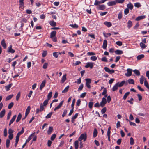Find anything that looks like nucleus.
<instances>
[{
    "label": "nucleus",
    "instance_id": "6ab92c4d",
    "mask_svg": "<svg viewBox=\"0 0 149 149\" xmlns=\"http://www.w3.org/2000/svg\"><path fill=\"white\" fill-rule=\"evenodd\" d=\"M146 79L143 76H142L140 79V82L141 84H143L144 81H145Z\"/></svg>",
    "mask_w": 149,
    "mask_h": 149
},
{
    "label": "nucleus",
    "instance_id": "49530a36",
    "mask_svg": "<svg viewBox=\"0 0 149 149\" xmlns=\"http://www.w3.org/2000/svg\"><path fill=\"white\" fill-rule=\"evenodd\" d=\"M70 26L74 28H77L78 27V25L76 24H70Z\"/></svg>",
    "mask_w": 149,
    "mask_h": 149
},
{
    "label": "nucleus",
    "instance_id": "dca6fc26",
    "mask_svg": "<svg viewBox=\"0 0 149 149\" xmlns=\"http://www.w3.org/2000/svg\"><path fill=\"white\" fill-rule=\"evenodd\" d=\"M98 8L99 9L102 10H104L106 6L104 5H99Z\"/></svg>",
    "mask_w": 149,
    "mask_h": 149
},
{
    "label": "nucleus",
    "instance_id": "5fc2aeb1",
    "mask_svg": "<svg viewBox=\"0 0 149 149\" xmlns=\"http://www.w3.org/2000/svg\"><path fill=\"white\" fill-rule=\"evenodd\" d=\"M129 9L128 8H127L124 10V14L125 15L129 13Z\"/></svg>",
    "mask_w": 149,
    "mask_h": 149
},
{
    "label": "nucleus",
    "instance_id": "ddd939ff",
    "mask_svg": "<svg viewBox=\"0 0 149 149\" xmlns=\"http://www.w3.org/2000/svg\"><path fill=\"white\" fill-rule=\"evenodd\" d=\"M56 33V31H52L50 33V38H52L55 37Z\"/></svg>",
    "mask_w": 149,
    "mask_h": 149
},
{
    "label": "nucleus",
    "instance_id": "7c9ffc66",
    "mask_svg": "<svg viewBox=\"0 0 149 149\" xmlns=\"http://www.w3.org/2000/svg\"><path fill=\"white\" fill-rule=\"evenodd\" d=\"M97 134V132L96 129L95 128L94 129V130L93 132V136L94 137H96Z\"/></svg>",
    "mask_w": 149,
    "mask_h": 149
},
{
    "label": "nucleus",
    "instance_id": "603ef678",
    "mask_svg": "<svg viewBox=\"0 0 149 149\" xmlns=\"http://www.w3.org/2000/svg\"><path fill=\"white\" fill-rule=\"evenodd\" d=\"M134 100V99L132 98H131L130 100H128L127 102L129 103L130 104H133V102H132Z\"/></svg>",
    "mask_w": 149,
    "mask_h": 149
},
{
    "label": "nucleus",
    "instance_id": "6e6552de",
    "mask_svg": "<svg viewBox=\"0 0 149 149\" xmlns=\"http://www.w3.org/2000/svg\"><path fill=\"white\" fill-rule=\"evenodd\" d=\"M46 83V80H44L41 84H40V90H42V89L45 86V84Z\"/></svg>",
    "mask_w": 149,
    "mask_h": 149
},
{
    "label": "nucleus",
    "instance_id": "7ed1b4c3",
    "mask_svg": "<svg viewBox=\"0 0 149 149\" xmlns=\"http://www.w3.org/2000/svg\"><path fill=\"white\" fill-rule=\"evenodd\" d=\"M93 65L94 63L92 62H88L87 63L86 65L85 66V67L86 68H90L91 69H92L93 68Z\"/></svg>",
    "mask_w": 149,
    "mask_h": 149
},
{
    "label": "nucleus",
    "instance_id": "c9c22d12",
    "mask_svg": "<svg viewBox=\"0 0 149 149\" xmlns=\"http://www.w3.org/2000/svg\"><path fill=\"white\" fill-rule=\"evenodd\" d=\"M13 94H12L7 96L6 98V100L7 101L13 97Z\"/></svg>",
    "mask_w": 149,
    "mask_h": 149
},
{
    "label": "nucleus",
    "instance_id": "13d9d810",
    "mask_svg": "<svg viewBox=\"0 0 149 149\" xmlns=\"http://www.w3.org/2000/svg\"><path fill=\"white\" fill-rule=\"evenodd\" d=\"M93 102H90L88 104V106L90 109H91L93 105Z\"/></svg>",
    "mask_w": 149,
    "mask_h": 149
},
{
    "label": "nucleus",
    "instance_id": "37998d69",
    "mask_svg": "<svg viewBox=\"0 0 149 149\" xmlns=\"http://www.w3.org/2000/svg\"><path fill=\"white\" fill-rule=\"evenodd\" d=\"M44 109V106H43L42 103H41L40 104V108L39 109L40 111H43Z\"/></svg>",
    "mask_w": 149,
    "mask_h": 149
},
{
    "label": "nucleus",
    "instance_id": "4c0bfd02",
    "mask_svg": "<svg viewBox=\"0 0 149 149\" xmlns=\"http://www.w3.org/2000/svg\"><path fill=\"white\" fill-rule=\"evenodd\" d=\"M14 104V103L13 102L9 103L8 105V108L9 109H11L13 106Z\"/></svg>",
    "mask_w": 149,
    "mask_h": 149
},
{
    "label": "nucleus",
    "instance_id": "4468645a",
    "mask_svg": "<svg viewBox=\"0 0 149 149\" xmlns=\"http://www.w3.org/2000/svg\"><path fill=\"white\" fill-rule=\"evenodd\" d=\"M104 24L108 27H109L112 26V24L110 22H104Z\"/></svg>",
    "mask_w": 149,
    "mask_h": 149
},
{
    "label": "nucleus",
    "instance_id": "b1692460",
    "mask_svg": "<svg viewBox=\"0 0 149 149\" xmlns=\"http://www.w3.org/2000/svg\"><path fill=\"white\" fill-rule=\"evenodd\" d=\"M66 74H65L64 75H63V76L62 79L61 80V82L62 83H63L65 82V81L66 80Z\"/></svg>",
    "mask_w": 149,
    "mask_h": 149
},
{
    "label": "nucleus",
    "instance_id": "423d86ee",
    "mask_svg": "<svg viewBox=\"0 0 149 149\" xmlns=\"http://www.w3.org/2000/svg\"><path fill=\"white\" fill-rule=\"evenodd\" d=\"M116 84H117V85L119 87H122L125 84V85H127V82H125V81H123L120 83L118 82L116 83Z\"/></svg>",
    "mask_w": 149,
    "mask_h": 149
},
{
    "label": "nucleus",
    "instance_id": "09e8293b",
    "mask_svg": "<svg viewBox=\"0 0 149 149\" xmlns=\"http://www.w3.org/2000/svg\"><path fill=\"white\" fill-rule=\"evenodd\" d=\"M75 98H74L72 100V102L71 104V106L72 108H74V106L75 104Z\"/></svg>",
    "mask_w": 149,
    "mask_h": 149
},
{
    "label": "nucleus",
    "instance_id": "5701e85b",
    "mask_svg": "<svg viewBox=\"0 0 149 149\" xmlns=\"http://www.w3.org/2000/svg\"><path fill=\"white\" fill-rule=\"evenodd\" d=\"M127 8H128L129 9H130L132 10L133 8V5L132 4L130 3L127 4Z\"/></svg>",
    "mask_w": 149,
    "mask_h": 149
},
{
    "label": "nucleus",
    "instance_id": "bf43d9fd",
    "mask_svg": "<svg viewBox=\"0 0 149 149\" xmlns=\"http://www.w3.org/2000/svg\"><path fill=\"white\" fill-rule=\"evenodd\" d=\"M49 100L48 99H46L45 100L43 103L44 106H46L48 103V101Z\"/></svg>",
    "mask_w": 149,
    "mask_h": 149
},
{
    "label": "nucleus",
    "instance_id": "0e129e2a",
    "mask_svg": "<svg viewBox=\"0 0 149 149\" xmlns=\"http://www.w3.org/2000/svg\"><path fill=\"white\" fill-rule=\"evenodd\" d=\"M81 82V78H79L78 79H77V81L75 82L76 83L78 84H80Z\"/></svg>",
    "mask_w": 149,
    "mask_h": 149
},
{
    "label": "nucleus",
    "instance_id": "6e6d98bb",
    "mask_svg": "<svg viewBox=\"0 0 149 149\" xmlns=\"http://www.w3.org/2000/svg\"><path fill=\"white\" fill-rule=\"evenodd\" d=\"M56 137V135L55 134H53V135H52V136H51V140L52 141H53L54 140L55 138Z\"/></svg>",
    "mask_w": 149,
    "mask_h": 149
},
{
    "label": "nucleus",
    "instance_id": "9d476101",
    "mask_svg": "<svg viewBox=\"0 0 149 149\" xmlns=\"http://www.w3.org/2000/svg\"><path fill=\"white\" fill-rule=\"evenodd\" d=\"M6 111L5 109H3L0 112V118H3L5 114Z\"/></svg>",
    "mask_w": 149,
    "mask_h": 149
},
{
    "label": "nucleus",
    "instance_id": "c85d7f7f",
    "mask_svg": "<svg viewBox=\"0 0 149 149\" xmlns=\"http://www.w3.org/2000/svg\"><path fill=\"white\" fill-rule=\"evenodd\" d=\"M49 23L51 26H54L56 25V23L53 21H50Z\"/></svg>",
    "mask_w": 149,
    "mask_h": 149
},
{
    "label": "nucleus",
    "instance_id": "39448f33",
    "mask_svg": "<svg viewBox=\"0 0 149 149\" xmlns=\"http://www.w3.org/2000/svg\"><path fill=\"white\" fill-rule=\"evenodd\" d=\"M127 72L125 73V75L127 77L131 76L132 74V70L131 69L128 68L127 69Z\"/></svg>",
    "mask_w": 149,
    "mask_h": 149
},
{
    "label": "nucleus",
    "instance_id": "69168bd1",
    "mask_svg": "<svg viewBox=\"0 0 149 149\" xmlns=\"http://www.w3.org/2000/svg\"><path fill=\"white\" fill-rule=\"evenodd\" d=\"M106 111V107H104L101 110V113L102 114H104L105 113Z\"/></svg>",
    "mask_w": 149,
    "mask_h": 149
},
{
    "label": "nucleus",
    "instance_id": "864d4df0",
    "mask_svg": "<svg viewBox=\"0 0 149 149\" xmlns=\"http://www.w3.org/2000/svg\"><path fill=\"white\" fill-rule=\"evenodd\" d=\"M11 111H10L7 115V120H8L10 118L11 116Z\"/></svg>",
    "mask_w": 149,
    "mask_h": 149
},
{
    "label": "nucleus",
    "instance_id": "0eeeda50",
    "mask_svg": "<svg viewBox=\"0 0 149 149\" xmlns=\"http://www.w3.org/2000/svg\"><path fill=\"white\" fill-rule=\"evenodd\" d=\"M8 52L12 54L14 53L15 52V51L12 49V46L11 45H10L8 47Z\"/></svg>",
    "mask_w": 149,
    "mask_h": 149
},
{
    "label": "nucleus",
    "instance_id": "1a4fd4ad",
    "mask_svg": "<svg viewBox=\"0 0 149 149\" xmlns=\"http://www.w3.org/2000/svg\"><path fill=\"white\" fill-rule=\"evenodd\" d=\"M63 102V100L61 101V102L59 103V104L57 106L55 107V108L54 109V111H56V110L60 108V107L62 105Z\"/></svg>",
    "mask_w": 149,
    "mask_h": 149
},
{
    "label": "nucleus",
    "instance_id": "e2e57ef3",
    "mask_svg": "<svg viewBox=\"0 0 149 149\" xmlns=\"http://www.w3.org/2000/svg\"><path fill=\"white\" fill-rule=\"evenodd\" d=\"M83 86V84H81L78 89V91H81L82 89Z\"/></svg>",
    "mask_w": 149,
    "mask_h": 149
},
{
    "label": "nucleus",
    "instance_id": "680f3d73",
    "mask_svg": "<svg viewBox=\"0 0 149 149\" xmlns=\"http://www.w3.org/2000/svg\"><path fill=\"white\" fill-rule=\"evenodd\" d=\"M134 6L137 8H139L141 6L140 4L139 3H136L134 4Z\"/></svg>",
    "mask_w": 149,
    "mask_h": 149
},
{
    "label": "nucleus",
    "instance_id": "4d7b16f0",
    "mask_svg": "<svg viewBox=\"0 0 149 149\" xmlns=\"http://www.w3.org/2000/svg\"><path fill=\"white\" fill-rule=\"evenodd\" d=\"M90 59L93 61H95L97 59V57L95 56H91L90 58Z\"/></svg>",
    "mask_w": 149,
    "mask_h": 149
},
{
    "label": "nucleus",
    "instance_id": "774afa93",
    "mask_svg": "<svg viewBox=\"0 0 149 149\" xmlns=\"http://www.w3.org/2000/svg\"><path fill=\"white\" fill-rule=\"evenodd\" d=\"M116 44L119 46H121L122 45V42L121 41H118L116 42Z\"/></svg>",
    "mask_w": 149,
    "mask_h": 149
},
{
    "label": "nucleus",
    "instance_id": "a878e982",
    "mask_svg": "<svg viewBox=\"0 0 149 149\" xmlns=\"http://www.w3.org/2000/svg\"><path fill=\"white\" fill-rule=\"evenodd\" d=\"M132 25V21L129 20L127 22V27L129 29L131 28Z\"/></svg>",
    "mask_w": 149,
    "mask_h": 149
},
{
    "label": "nucleus",
    "instance_id": "a19ab883",
    "mask_svg": "<svg viewBox=\"0 0 149 149\" xmlns=\"http://www.w3.org/2000/svg\"><path fill=\"white\" fill-rule=\"evenodd\" d=\"M10 141L8 139H7L6 140V147L8 148L9 147L10 145Z\"/></svg>",
    "mask_w": 149,
    "mask_h": 149
},
{
    "label": "nucleus",
    "instance_id": "393cba45",
    "mask_svg": "<svg viewBox=\"0 0 149 149\" xmlns=\"http://www.w3.org/2000/svg\"><path fill=\"white\" fill-rule=\"evenodd\" d=\"M22 116V115L20 113H19L16 120V122L17 123L19 122Z\"/></svg>",
    "mask_w": 149,
    "mask_h": 149
},
{
    "label": "nucleus",
    "instance_id": "2eb2a0df",
    "mask_svg": "<svg viewBox=\"0 0 149 149\" xmlns=\"http://www.w3.org/2000/svg\"><path fill=\"white\" fill-rule=\"evenodd\" d=\"M1 44L3 47L4 49H5L6 47V45L5 42V40L3 39L1 41Z\"/></svg>",
    "mask_w": 149,
    "mask_h": 149
},
{
    "label": "nucleus",
    "instance_id": "a211bd4d",
    "mask_svg": "<svg viewBox=\"0 0 149 149\" xmlns=\"http://www.w3.org/2000/svg\"><path fill=\"white\" fill-rule=\"evenodd\" d=\"M107 41L106 40H104L103 41L102 47L104 49H105L106 48V47L107 46Z\"/></svg>",
    "mask_w": 149,
    "mask_h": 149
},
{
    "label": "nucleus",
    "instance_id": "c03bdc74",
    "mask_svg": "<svg viewBox=\"0 0 149 149\" xmlns=\"http://www.w3.org/2000/svg\"><path fill=\"white\" fill-rule=\"evenodd\" d=\"M52 95V92H50L48 94L47 96V99L49 100L51 98Z\"/></svg>",
    "mask_w": 149,
    "mask_h": 149
},
{
    "label": "nucleus",
    "instance_id": "a18cd8bd",
    "mask_svg": "<svg viewBox=\"0 0 149 149\" xmlns=\"http://www.w3.org/2000/svg\"><path fill=\"white\" fill-rule=\"evenodd\" d=\"M125 1V0H115L116 3H122Z\"/></svg>",
    "mask_w": 149,
    "mask_h": 149
},
{
    "label": "nucleus",
    "instance_id": "72a5a7b5",
    "mask_svg": "<svg viewBox=\"0 0 149 149\" xmlns=\"http://www.w3.org/2000/svg\"><path fill=\"white\" fill-rule=\"evenodd\" d=\"M133 71L134 72V74H135L136 75L138 76L140 75V72L138 70L136 69H135L133 70Z\"/></svg>",
    "mask_w": 149,
    "mask_h": 149
},
{
    "label": "nucleus",
    "instance_id": "9b49d317",
    "mask_svg": "<svg viewBox=\"0 0 149 149\" xmlns=\"http://www.w3.org/2000/svg\"><path fill=\"white\" fill-rule=\"evenodd\" d=\"M16 116H17L16 115L13 116L9 122V126L10 125L14 122L16 118Z\"/></svg>",
    "mask_w": 149,
    "mask_h": 149
},
{
    "label": "nucleus",
    "instance_id": "052dcab7",
    "mask_svg": "<svg viewBox=\"0 0 149 149\" xmlns=\"http://www.w3.org/2000/svg\"><path fill=\"white\" fill-rule=\"evenodd\" d=\"M67 111L66 110H64L63 112V113L62 114V116L63 117H64L67 114Z\"/></svg>",
    "mask_w": 149,
    "mask_h": 149
},
{
    "label": "nucleus",
    "instance_id": "473e14b6",
    "mask_svg": "<svg viewBox=\"0 0 149 149\" xmlns=\"http://www.w3.org/2000/svg\"><path fill=\"white\" fill-rule=\"evenodd\" d=\"M130 93V92H127L125 93L123 97V99L124 100H125L126 98L129 95Z\"/></svg>",
    "mask_w": 149,
    "mask_h": 149
},
{
    "label": "nucleus",
    "instance_id": "f257e3e1",
    "mask_svg": "<svg viewBox=\"0 0 149 149\" xmlns=\"http://www.w3.org/2000/svg\"><path fill=\"white\" fill-rule=\"evenodd\" d=\"M87 139V135L86 134H81L80 137L78 138V140L81 141L82 140H84V141H86Z\"/></svg>",
    "mask_w": 149,
    "mask_h": 149
},
{
    "label": "nucleus",
    "instance_id": "20e7f679",
    "mask_svg": "<svg viewBox=\"0 0 149 149\" xmlns=\"http://www.w3.org/2000/svg\"><path fill=\"white\" fill-rule=\"evenodd\" d=\"M107 101L105 98L103 97L102 98V101L101 102L100 105L102 107H103L106 104Z\"/></svg>",
    "mask_w": 149,
    "mask_h": 149
},
{
    "label": "nucleus",
    "instance_id": "4be33fe9",
    "mask_svg": "<svg viewBox=\"0 0 149 149\" xmlns=\"http://www.w3.org/2000/svg\"><path fill=\"white\" fill-rule=\"evenodd\" d=\"M115 53L117 55L121 54L123 53V52L122 51L119 50H117L115 51Z\"/></svg>",
    "mask_w": 149,
    "mask_h": 149
},
{
    "label": "nucleus",
    "instance_id": "aec40b11",
    "mask_svg": "<svg viewBox=\"0 0 149 149\" xmlns=\"http://www.w3.org/2000/svg\"><path fill=\"white\" fill-rule=\"evenodd\" d=\"M31 107L30 106H28L26 109L25 112L26 116H27L30 112Z\"/></svg>",
    "mask_w": 149,
    "mask_h": 149
},
{
    "label": "nucleus",
    "instance_id": "2f4dec72",
    "mask_svg": "<svg viewBox=\"0 0 149 149\" xmlns=\"http://www.w3.org/2000/svg\"><path fill=\"white\" fill-rule=\"evenodd\" d=\"M144 56L143 54H141L139 55L137 57V59L138 60H140L142 58H143Z\"/></svg>",
    "mask_w": 149,
    "mask_h": 149
},
{
    "label": "nucleus",
    "instance_id": "f8f14e48",
    "mask_svg": "<svg viewBox=\"0 0 149 149\" xmlns=\"http://www.w3.org/2000/svg\"><path fill=\"white\" fill-rule=\"evenodd\" d=\"M146 17V16L145 15H141L138 16L135 19V20L136 21H139L140 20L143 19Z\"/></svg>",
    "mask_w": 149,
    "mask_h": 149
},
{
    "label": "nucleus",
    "instance_id": "e433bc0d",
    "mask_svg": "<svg viewBox=\"0 0 149 149\" xmlns=\"http://www.w3.org/2000/svg\"><path fill=\"white\" fill-rule=\"evenodd\" d=\"M12 84H9L8 85L5 86V88L7 91H8L9 90V89L11 87Z\"/></svg>",
    "mask_w": 149,
    "mask_h": 149
},
{
    "label": "nucleus",
    "instance_id": "8fccbe9b",
    "mask_svg": "<svg viewBox=\"0 0 149 149\" xmlns=\"http://www.w3.org/2000/svg\"><path fill=\"white\" fill-rule=\"evenodd\" d=\"M53 113L52 112H50L49 114H48L45 117L46 118H50L52 115Z\"/></svg>",
    "mask_w": 149,
    "mask_h": 149
},
{
    "label": "nucleus",
    "instance_id": "de8ad7c7",
    "mask_svg": "<svg viewBox=\"0 0 149 149\" xmlns=\"http://www.w3.org/2000/svg\"><path fill=\"white\" fill-rule=\"evenodd\" d=\"M20 93L19 92L17 94L16 97V100L17 101H18L20 98Z\"/></svg>",
    "mask_w": 149,
    "mask_h": 149
},
{
    "label": "nucleus",
    "instance_id": "3c124183",
    "mask_svg": "<svg viewBox=\"0 0 149 149\" xmlns=\"http://www.w3.org/2000/svg\"><path fill=\"white\" fill-rule=\"evenodd\" d=\"M14 130L10 128L8 130V133L9 134H13V133L14 132Z\"/></svg>",
    "mask_w": 149,
    "mask_h": 149
},
{
    "label": "nucleus",
    "instance_id": "f03ea898",
    "mask_svg": "<svg viewBox=\"0 0 149 149\" xmlns=\"http://www.w3.org/2000/svg\"><path fill=\"white\" fill-rule=\"evenodd\" d=\"M85 81H86V85L88 88H91V86L90 84L91 82V79L89 78H87L85 79Z\"/></svg>",
    "mask_w": 149,
    "mask_h": 149
},
{
    "label": "nucleus",
    "instance_id": "79ce46f5",
    "mask_svg": "<svg viewBox=\"0 0 149 149\" xmlns=\"http://www.w3.org/2000/svg\"><path fill=\"white\" fill-rule=\"evenodd\" d=\"M140 45L141 48L142 49H144L146 47V45L142 42H141L140 44Z\"/></svg>",
    "mask_w": 149,
    "mask_h": 149
},
{
    "label": "nucleus",
    "instance_id": "338daca9",
    "mask_svg": "<svg viewBox=\"0 0 149 149\" xmlns=\"http://www.w3.org/2000/svg\"><path fill=\"white\" fill-rule=\"evenodd\" d=\"M122 12H120L119 13L118 16V19L120 20L122 18Z\"/></svg>",
    "mask_w": 149,
    "mask_h": 149
},
{
    "label": "nucleus",
    "instance_id": "c756f323",
    "mask_svg": "<svg viewBox=\"0 0 149 149\" xmlns=\"http://www.w3.org/2000/svg\"><path fill=\"white\" fill-rule=\"evenodd\" d=\"M127 81L129 84H134V81L132 79H128Z\"/></svg>",
    "mask_w": 149,
    "mask_h": 149
},
{
    "label": "nucleus",
    "instance_id": "f704fd0d",
    "mask_svg": "<svg viewBox=\"0 0 149 149\" xmlns=\"http://www.w3.org/2000/svg\"><path fill=\"white\" fill-rule=\"evenodd\" d=\"M69 88V86H68L67 87H66L62 91V93H65L67 92L68 91Z\"/></svg>",
    "mask_w": 149,
    "mask_h": 149
},
{
    "label": "nucleus",
    "instance_id": "412c9836",
    "mask_svg": "<svg viewBox=\"0 0 149 149\" xmlns=\"http://www.w3.org/2000/svg\"><path fill=\"white\" fill-rule=\"evenodd\" d=\"M53 130V128L52 127H49V128L47 131V134H48V135H50L52 132V131Z\"/></svg>",
    "mask_w": 149,
    "mask_h": 149
},
{
    "label": "nucleus",
    "instance_id": "f3484780",
    "mask_svg": "<svg viewBox=\"0 0 149 149\" xmlns=\"http://www.w3.org/2000/svg\"><path fill=\"white\" fill-rule=\"evenodd\" d=\"M107 4L109 6H111L115 5L116 4V2L115 1L109 2Z\"/></svg>",
    "mask_w": 149,
    "mask_h": 149
},
{
    "label": "nucleus",
    "instance_id": "58836bf2",
    "mask_svg": "<svg viewBox=\"0 0 149 149\" xmlns=\"http://www.w3.org/2000/svg\"><path fill=\"white\" fill-rule=\"evenodd\" d=\"M144 83L145 86H146L148 89H149V84L146 79H145V81H144Z\"/></svg>",
    "mask_w": 149,
    "mask_h": 149
},
{
    "label": "nucleus",
    "instance_id": "ea45409f",
    "mask_svg": "<svg viewBox=\"0 0 149 149\" xmlns=\"http://www.w3.org/2000/svg\"><path fill=\"white\" fill-rule=\"evenodd\" d=\"M58 52H53V56L56 58H57L58 56Z\"/></svg>",
    "mask_w": 149,
    "mask_h": 149
},
{
    "label": "nucleus",
    "instance_id": "bb28decb",
    "mask_svg": "<svg viewBox=\"0 0 149 149\" xmlns=\"http://www.w3.org/2000/svg\"><path fill=\"white\" fill-rule=\"evenodd\" d=\"M74 146L75 149H78L79 147V142L78 140H76L75 141Z\"/></svg>",
    "mask_w": 149,
    "mask_h": 149
},
{
    "label": "nucleus",
    "instance_id": "cd10ccee",
    "mask_svg": "<svg viewBox=\"0 0 149 149\" xmlns=\"http://www.w3.org/2000/svg\"><path fill=\"white\" fill-rule=\"evenodd\" d=\"M118 86L117 85V84L116 83V84L112 88V91H115L116 90L118 89Z\"/></svg>",
    "mask_w": 149,
    "mask_h": 149
}]
</instances>
